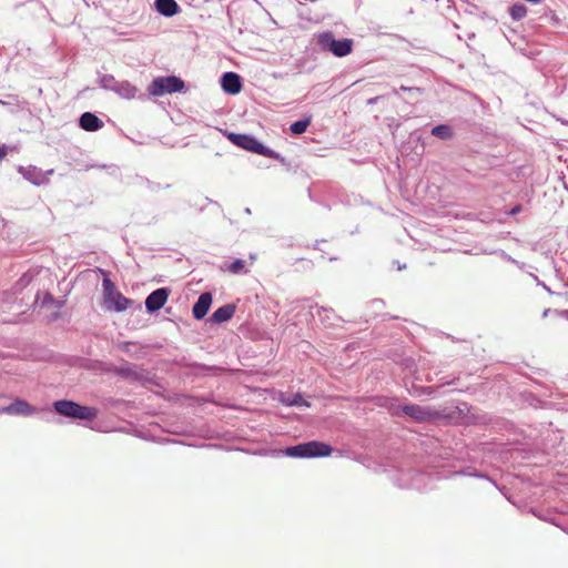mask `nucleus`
Masks as SVG:
<instances>
[{"label": "nucleus", "mask_w": 568, "mask_h": 568, "mask_svg": "<svg viewBox=\"0 0 568 568\" xmlns=\"http://www.w3.org/2000/svg\"><path fill=\"white\" fill-rule=\"evenodd\" d=\"M333 453V447L321 440H308L296 445L287 446L284 449L272 450L273 457H291V458H320L328 457Z\"/></svg>", "instance_id": "1"}, {"label": "nucleus", "mask_w": 568, "mask_h": 568, "mask_svg": "<svg viewBox=\"0 0 568 568\" xmlns=\"http://www.w3.org/2000/svg\"><path fill=\"white\" fill-rule=\"evenodd\" d=\"M225 135L233 145L240 149L276 160L281 163H285L284 156H282L278 152L274 151L270 146L265 145L252 134L226 132Z\"/></svg>", "instance_id": "2"}, {"label": "nucleus", "mask_w": 568, "mask_h": 568, "mask_svg": "<svg viewBox=\"0 0 568 568\" xmlns=\"http://www.w3.org/2000/svg\"><path fill=\"white\" fill-rule=\"evenodd\" d=\"M315 38L316 44L322 52L331 53L336 58H344L353 52V39H336L329 30L317 33Z\"/></svg>", "instance_id": "3"}, {"label": "nucleus", "mask_w": 568, "mask_h": 568, "mask_svg": "<svg viewBox=\"0 0 568 568\" xmlns=\"http://www.w3.org/2000/svg\"><path fill=\"white\" fill-rule=\"evenodd\" d=\"M53 412L60 416L72 420L92 422L98 416V410L93 407L81 405L72 399H58L52 403Z\"/></svg>", "instance_id": "4"}, {"label": "nucleus", "mask_w": 568, "mask_h": 568, "mask_svg": "<svg viewBox=\"0 0 568 568\" xmlns=\"http://www.w3.org/2000/svg\"><path fill=\"white\" fill-rule=\"evenodd\" d=\"M185 89V81L178 75H160L154 78L148 85V93L152 97H163L165 94H173L183 92Z\"/></svg>", "instance_id": "5"}, {"label": "nucleus", "mask_w": 568, "mask_h": 568, "mask_svg": "<svg viewBox=\"0 0 568 568\" xmlns=\"http://www.w3.org/2000/svg\"><path fill=\"white\" fill-rule=\"evenodd\" d=\"M105 373L114 374L122 379L134 382H144L148 379V371L139 367L135 364L125 362L123 365L105 364L103 367Z\"/></svg>", "instance_id": "6"}, {"label": "nucleus", "mask_w": 568, "mask_h": 568, "mask_svg": "<svg viewBox=\"0 0 568 568\" xmlns=\"http://www.w3.org/2000/svg\"><path fill=\"white\" fill-rule=\"evenodd\" d=\"M98 82L102 89L113 91L123 99H133L138 92V88L129 81H116L112 74L100 75Z\"/></svg>", "instance_id": "7"}, {"label": "nucleus", "mask_w": 568, "mask_h": 568, "mask_svg": "<svg viewBox=\"0 0 568 568\" xmlns=\"http://www.w3.org/2000/svg\"><path fill=\"white\" fill-rule=\"evenodd\" d=\"M395 413H403L404 415L410 417L412 419L418 423L428 422L436 417V414L432 409L417 404L400 405L395 410Z\"/></svg>", "instance_id": "8"}, {"label": "nucleus", "mask_w": 568, "mask_h": 568, "mask_svg": "<svg viewBox=\"0 0 568 568\" xmlns=\"http://www.w3.org/2000/svg\"><path fill=\"white\" fill-rule=\"evenodd\" d=\"M170 294V287H159L151 292L144 301L146 312L149 314H154L160 311L168 302Z\"/></svg>", "instance_id": "9"}, {"label": "nucleus", "mask_w": 568, "mask_h": 568, "mask_svg": "<svg viewBox=\"0 0 568 568\" xmlns=\"http://www.w3.org/2000/svg\"><path fill=\"white\" fill-rule=\"evenodd\" d=\"M222 90L227 93L235 95L243 89V80L240 74L233 71L224 72L220 78Z\"/></svg>", "instance_id": "10"}, {"label": "nucleus", "mask_w": 568, "mask_h": 568, "mask_svg": "<svg viewBox=\"0 0 568 568\" xmlns=\"http://www.w3.org/2000/svg\"><path fill=\"white\" fill-rule=\"evenodd\" d=\"M18 172L30 183L33 185H42L48 182L47 174H52V170H49L47 173H44L41 169L34 166V165H28V166H18Z\"/></svg>", "instance_id": "11"}, {"label": "nucleus", "mask_w": 568, "mask_h": 568, "mask_svg": "<svg viewBox=\"0 0 568 568\" xmlns=\"http://www.w3.org/2000/svg\"><path fill=\"white\" fill-rule=\"evenodd\" d=\"M213 302V296L210 292L202 293L192 306V315L195 320H203L209 313Z\"/></svg>", "instance_id": "12"}, {"label": "nucleus", "mask_w": 568, "mask_h": 568, "mask_svg": "<svg viewBox=\"0 0 568 568\" xmlns=\"http://www.w3.org/2000/svg\"><path fill=\"white\" fill-rule=\"evenodd\" d=\"M103 121L93 112L87 111L79 118V126L88 132H95L102 129Z\"/></svg>", "instance_id": "13"}, {"label": "nucleus", "mask_w": 568, "mask_h": 568, "mask_svg": "<svg viewBox=\"0 0 568 568\" xmlns=\"http://www.w3.org/2000/svg\"><path fill=\"white\" fill-rule=\"evenodd\" d=\"M236 305L235 304H225L219 308H216L211 316L209 317V322L211 324H222L229 322L233 315L235 314Z\"/></svg>", "instance_id": "14"}, {"label": "nucleus", "mask_w": 568, "mask_h": 568, "mask_svg": "<svg viewBox=\"0 0 568 568\" xmlns=\"http://www.w3.org/2000/svg\"><path fill=\"white\" fill-rule=\"evenodd\" d=\"M8 415L12 416H31L37 412V408L30 405L27 400L17 398L8 405Z\"/></svg>", "instance_id": "15"}, {"label": "nucleus", "mask_w": 568, "mask_h": 568, "mask_svg": "<svg viewBox=\"0 0 568 568\" xmlns=\"http://www.w3.org/2000/svg\"><path fill=\"white\" fill-rule=\"evenodd\" d=\"M154 9L165 18H172L181 12V7L175 0H155Z\"/></svg>", "instance_id": "16"}, {"label": "nucleus", "mask_w": 568, "mask_h": 568, "mask_svg": "<svg viewBox=\"0 0 568 568\" xmlns=\"http://www.w3.org/2000/svg\"><path fill=\"white\" fill-rule=\"evenodd\" d=\"M134 303L133 300L125 297L121 292L114 294L110 300L105 301V304L109 310H113L115 312H124Z\"/></svg>", "instance_id": "17"}, {"label": "nucleus", "mask_w": 568, "mask_h": 568, "mask_svg": "<svg viewBox=\"0 0 568 568\" xmlns=\"http://www.w3.org/2000/svg\"><path fill=\"white\" fill-rule=\"evenodd\" d=\"M409 478H402L399 486L402 488L422 489L425 475L418 470H409Z\"/></svg>", "instance_id": "18"}, {"label": "nucleus", "mask_w": 568, "mask_h": 568, "mask_svg": "<svg viewBox=\"0 0 568 568\" xmlns=\"http://www.w3.org/2000/svg\"><path fill=\"white\" fill-rule=\"evenodd\" d=\"M430 134L439 140L447 141L453 139L454 130L449 124L440 123L432 128Z\"/></svg>", "instance_id": "19"}, {"label": "nucleus", "mask_w": 568, "mask_h": 568, "mask_svg": "<svg viewBox=\"0 0 568 568\" xmlns=\"http://www.w3.org/2000/svg\"><path fill=\"white\" fill-rule=\"evenodd\" d=\"M282 403L286 406L310 407L311 404L303 397L301 393L293 394L287 398H282Z\"/></svg>", "instance_id": "20"}, {"label": "nucleus", "mask_w": 568, "mask_h": 568, "mask_svg": "<svg viewBox=\"0 0 568 568\" xmlns=\"http://www.w3.org/2000/svg\"><path fill=\"white\" fill-rule=\"evenodd\" d=\"M310 124H311V118L306 116L301 120L292 122L290 125V131L294 135H301L304 132H306Z\"/></svg>", "instance_id": "21"}, {"label": "nucleus", "mask_w": 568, "mask_h": 568, "mask_svg": "<svg viewBox=\"0 0 568 568\" xmlns=\"http://www.w3.org/2000/svg\"><path fill=\"white\" fill-rule=\"evenodd\" d=\"M102 288H103V297H104V302L106 300H110V297H112L114 294H116L119 291L115 286V284L113 283V281L109 277L108 274L104 275L103 280H102Z\"/></svg>", "instance_id": "22"}, {"label": "nucleus", "mask_w": 568, "mask_h": 568, "mask_svg": "<svg viewBox=\"0 0 568 568\" xmlns=\"http://www.w3.org/2000/svg\"><path fill=\"white\" fill-rule=\"evenodd\" d=\"M509 14L513 20L519 21L527 16V7L521 2L514 3L509 8Z\"/></svg>", "instance_id": "23"}, {"label": "nucleus", "mask_w": 568, "mask_h": 568, "mask_svg": "<svg viewBox=\"0 0 568 568\" xmlns=\"http://www.w3.org/2000/svg\"><path fill=\"white\" fill-rule=\"evenodd\" d=\"M245 261L242 258H235L230 263H226L224 270L229 271L232 274H241L245 273Z\"/></svg>", "instance_id": "24"}, {"label": "nucleus", "mask_w": 568, "mask_h": 568, "mask_svg": "<svg viewBox=\"0 0 568 568\" xmlns=\"http://www.w3.org/2000/svg\"><path fill=\"white\" fill-rule=\"evenodd\" d=\"M316 314L320 316L321 321L325 325H334V321L333 320L336 317V315L333 312V310H328V308L323 307V306H317Z\"/></svg>", "instance_id": "25"}, {"label": "nucleus", "mask_w": 568, "mask_h": 568, "mask_svg": "<svg viewBox=\"0 0 568 568\" xmlns=\"http://www.w3.org/2000/svg\"><path fill=\"white\" fill-rule=\"evenodd\" d=\"M456 474L464 475V476H469V477H475V478H483V479L489 480L495 486H497L496 483L487 474L478 471V470H476L473 467L463 468V469L456 471Z\"/></svg>", "instance_id": "26"}, {"label": "nucleus", "mask_w": 568, "mask_h": 568, "mask_svg": "<svg viewBox=\"0 0 568 568\" xmlns=\"http://www.w3.org/2000/svg\"><path fill=\"white\" fill-rule=\"evenodd\" d=\"M437 392V387L435 386H417L413 385L412 394L414 396H434Z\"/></svg>", "instance_id": "27"}, {"label": "nucleus", "mask_w": 568, "mask_h": 568, "mask_svg": "<svg viewBox=\"0 0 568 568\" xmlns=\"http://www.w3.org/2000/svg\"><path fill=\"white\" fill-rule=\"evenodd\" d=\"M133 183L135 185L145 186V187H148L152 192H156L161 187L159 183H155V182L149 180L148 178H144V176H141V175H136L135 176V181Z\"/></svg>", "instance_id": "28"}, {"label": "nucleus", "mask_w": 568, "mask_h": 568, "mask_svg": "<svg viewBox=\"0 0 568 568\" xmlns=\"http://www.w3.org/2000/svg\"><path fill=\"white\" fill-rule=\"evenodd\" d=\"M32 281V275L29 273H24L21 275V277L14 283L12 290L13 293H20L22 292Z\"/></svg>", "instance_id": "29"}, {"label": "nucleus", "mask_w": 568, "mask_h": 568, "mask_svg": "<svg viewBox=\"0 0 568 568\" xmlns=\"http://www.w3.org/2000/svg\"><path fill=\"white\" fill-rule=\"evenodd\" d=\"M55 305L58 308H61L63 305L62 301L55 300L53 295L49 292H47L43 296V300L41 302L42 307H49L50 305Z\"/></svg>", "instance_id": "30"}, {"label": "nucleus", "mask_w": 568, "mask_h": 568, "mask_svg": "<svg viewBox=\"0 0 568 568\" xmlns=\"http://www.w3.org/2000/svg\"><path fill=\"white\" fill-rule=\"evenodd\" d=\"M531 276L534 277V280L536 281L537 285L541 286L545 291H547L548 293H552L551 290L542 282L538 278V276L531 274Z\"/></svg>", "instance_id": "31"}, {"label": "nucleus", "mask_w": 568, "mask_h": 568, "mask_svg": "<svg viewBox=\"0 0 568 568\" xmlns=\"http://www.w3.org/2000/svg\"><path fill=\"white\" fill-rule=\"evenodd\" d=\"M467 8L465 9V12L466 13H469V14H475L476 11L478 10V7L476 4H473V3H467Z\"/></svg>", "instance_id": "32"}, {"label": "nucleus", "mask_w": 568, "mask_h": 568, "mask_svg": "<svg viewBox=\"0 0 568 568\" xmlns=\"http://www.w3.org/2000/svg\"><path fill=\"white\" fill-rule=\"evenodd\" d=\"M523 207L521 205H515L510 211H509V215H516L518 214L519 212H521Z\"/></svg>", "instance_id": "33"}, {"label": "nucleus", "mask_w": 568, "mask_h": 568, "mask_svg": "<svg viewBox=\"0 0 568 568\" xmlns=\"http://www.w3.org/2000/svg\"><path fill=\"white\" fill-rule=\"evenodd\" d=\"M413 90H414V88H409V87L400 85V87H399V89H394V93H395V94H398V92H399V91H408V92H410V91H413Z\"/></svg>", "instance_id": "34"}, {"label": "nucleus", "mask_w": 568, "mask_h": 568, "mask_svg": "<svg viewBox=\"0 0 568 568\" xmlns=\"http://www.w3.org/2000/svg\"><path fill=\"white\" fill-rule=\"evenodd\" d=\"M559 317L568 320V310L556 311Z\"/></svg>", "instance_id": "35"}, {"label": "nucleus", "mask_w": 568, "mask_h": 568, "mask_svg": "<svg viewBox=\"0 0 568 568\" xmlns=\"http://www.w3.org/2000/svg\"><path fill=\"white\" fill-rule=\"evenodd\" d=\"M6 155H7V146L2 145V146H0V161L2 159H4Z\"/></svg>", "instance_id": "36"}, {"label": "nucleus", "mask_w": 568, "mask_h": 568, "mask_svg": "<svg viewBox=\"0 0 568 568\" xmlns=\"http://www.w3.org/2000/svg\"><path fill=\"white\" fill-rule=\"evenodd\" d=\"M372 304H373L376 308H378V307H381V306H383V305H384V302H383V300H374V301L372 302Z\"/></svg>", "instance_id": "37"}, {"label": "nucleus", "mask_w": 568, "mask_h": 568, "mask_svg": "<svg viewBox=\"0 0 568 568\" xmlns=\"http://www.w3.org/2000/svg\"><path fill=\"white\" fill-rule=\"evenodd\" d=\"M8 405L7 406H0V415L7 414L8 415Z\"/></svg>", "instance_id": "38"}, {"label": "nucleus", "mask_w": 568, "mask_h": 568, "mask_svg": "<svg viewBox=\"0 0 568 568\" xmlns=\"http://www.w3.org/2000/svg\"><path fill=\"white\" fill-rule=\"evenodd\" d=\"M378 99H379V97L371 98V99L367 101V103H368V104H374V103H376V102H377V100H378Z\"/></svg>", "instance_id": "39"}, {"label": "nucleus", "mask_w": 568, "mask_h": 568, "mask_svg": "<svg viewBox=\"0 0 568 568\" xmlns=\"http://www.w3.org/2000/svg\"><path fill=\"white\" fill-rule=\"evenodd\" d=\"M551 20L556 23L559 21L558 17L554 13L551 14Z\"/></svg>", "instance_id": "40"}, {"label": "nucleus", "mask_w": 568, "mask_h": 568, "mask_svg": "<svg viewBox=\"0 0 568 568\" xmlns=\"http://www.w3.org/2000/svg\"><path fill=\"white\" fill-rule=\"evenodd\" d=\"M549 312H550V308L545 310V311H544V313H542V317L548 316V313H549Z\"/></svg>", "instance_id": "41"}, {"label": "nucleus", "mask_w": 568, "mask_h": 568, "mask_svg": "<svg viewBox=\"0 0 568 568\" xmlns=\"http://www.w3.org/2000/svg\"><path fill=\"white\" fill-rule=\"evenodd\" d=\"M244 213L250 215V214L252 213V211H251V209H250V207H245V209H244Z\"/></svg>", "instance_id": "42"}, {"label": "nucleus", "mask_w": 568, "mask_h": 568, "mask_svg": "<svg viewBox=\"0 0 568 568\" xmlns=\"http://www.w3.org/2000/svg\"><path fill=\"white\" fill-rule=\"evenodd\" d=\"M0 104H2V105H10V103H9V102H6V101H3V100H1V99H0Z\"/></svg>", "instance_id": "43"}, {"label": "nucleus", "mask_w": 568, "mask_h": 568, "mask_svg": "<svg viewBox=\"0 0 568 568\" xmlns=\"http://www.w3.org/2000/svg\"><path fill=\"white\" fill-rule=\"evenodd\" d=\"M318 247H320V244H318V241H317L316 244L314 245V248L318 250Z\"/></svg>", "instance_id": "44"}, {"label": "nucleus", "mask_w": 568, "mask_h": 568, "mask_svg": "<svg viewBox=\"0 0 568 568\" xmlns=\"http://www.w3.org/2000/svg\"><path fill=\"white\" fill-rule=\"evenodd\" d=\"M113 169V172L112 173H115L118 171V168L115 166H111Z\"/></svg>", "instance_id": "45"}, {"label": "nucleus", "mask_w": 568, "mask_h": 568, "mask_svg": "<svg viewBox=\"0 0 568 568\" xmlns=\"http://www.w3.org/2000/svg\"><path fill=\"white\" fill-rule=\"evenodd\" d=\"M398 268L403 270V268H405V265L402 266V264H398Z\"/></svg>", "instance_id": "46"}, {"label": "nucleus", "mask_w": 568, "mask_h": 568, "mask_svg": "<svg viewBox=\"0 0 568 568\" xmlns=\"http://www.w3.org/2000/svg\"><path fill=\"white\" fill-rule=\"evenodd\" d=\"M2 50H3V48H2V47H0V55L2 54Z\"/></svg>", "instance_id": "47"}]
</instances>
